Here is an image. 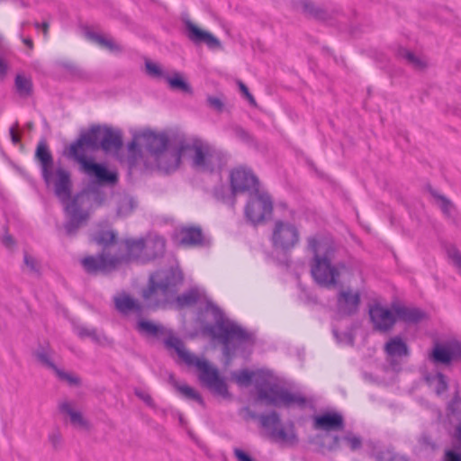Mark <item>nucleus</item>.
I'll return each mask as SVG.
<instances>
[{"instance_id": "obj_1", "label": "nucleus", "mask_w": 461, "mask_h": 461, "mask_svg": "<svg viewBox=\"0 0 461 461\" xmlns=\"http://www.w3.org/2000/svg\"><path fill=\"white\" fill-rule=\"evenodd\" d=\"M187 153H191L193 167L202 171L221 170L227 162L226 156L221 150L198 138L186 139L184 136H174L170 146L151 159L158 170L170 173L179 167L182 157Z\"/></svg>"}, {"instance_id": "obj_2", "label": "nucleus", "mask_w": 461, "mask_h": 461, "mask_svg": "<svg viewBox=\"0 0 461 461\" xmlns=\"http://www.w3.org/2000/svg\"><path fill=\"white\" fill-rule=\"evenodd\" d=\"M137 330L140 333L152 338L165 336L163 343L168 350H175L178 357L187 366H194L199 371L200 381L213 393L228 397L229 392L227 384L223 378L219 375L216 368L195 355L185 349L183 341L175 336L172 330H167L162 325L155 324L151 321L141 320L138 321Z\"/></svg>"}, {"instance_id": "obj_3", "label": "nucleus", "mask_w": 461, "mask_h": 461, "mask_svg": "<svg viewBox=\"0 0 461 461\" xmlns=\"http://www.w3.org/2000/svg\"><path fill=\"white\" fill-rule=\"evenodd\" d=\"M184 276L177 268L158 270L149 276V286L143 291V298L149 307L165 308L176 302L179 307L194 304L199 300L196 289H190L181 295H176L177 287L183 283Z\"/></svg>"}, {"instance_id": "obj_4", "label": "nucleus", "mask_w": 461, "mask_h": 461, "mask_svg": "<svg viewBox=\"0 0 461 461\" xmlns=\"http://www.w3.org/2000/svg\"><path fill=\"white\" fill-rule=\"evenodd\" d=\"M48 185H53L54 193L64 205L68 221L64 224L67 235L73 236L79 227L87 221L89 212L86 205L89 203V195L86 193L76 194L71 200L72 182L70 173L63 168L51 169V177Z\"/></svg>"}, {"instance_id": "obj_5", "label": "nucleus", "mask_w": 461, "mask_h": 461, "mask_svg": "<svg viewBox=\"0 0 461 461\" xmlns=\"http://www.w3.org/2000/svg\"><path fill=\"white\" fill-rule=\"evenodd\" d=\"M147 262L145 240L142 238L124 240L114 255L102 252L97 256H89L81 260L84 269L88 274H108L122 265Z\"/></svg>"}, {"instance_id": "obj_6", "label": "nucleus", "mask_w": 461, "mask_h": 461, "mask_svg": "<svg viewBox=\"0 0 461 461\" xmlns=\"http://www.w3.org/2000/svg\"><path fill=\"white\" fill-rule=\"evenodd\" d=\"M207 309L211 311L214 323L207 325L204 330L212 339L222 344L223 355L230 359L236 350L233 342L246 343L251 340L252 336L237 322L225 317L223 312L217 305L209 303Z\"/></svg>"}, {"instance_id": "obj_7", "label": "nucleus", "mask_w": 461, "mask_h": 461, "mask_svg": "<svg viewBox=\"0 0 461 461\" xmlns=\"http://www.w3.org/2000/svg\"><path fill=\"white\" fill-rule=\"evenodd\" d=\"M308 248L313 253L311 274L314 281L324 287L335 285L339 277V272L331 264L334 252L332 244L312 237L308 239Z\"/></svg>"}, {"instance_id": "obj_8", "label": "nucleus", "mask_w": 461, "mask_h": 461, "mask_svg": "<svg viewBox=\"0 0 461 461\" xmlns=\"http://www.w3.org/2000/svg\"><path fill=\"white\" fill-rule=\"evenodd\" d=\"M257 391L258 400L276 407L297 406L303 409L312 402V399H308L300 392H291L276 383L258 385Z\"/></svg>"}, {"instance_id": "obj_9", "label": "nucleus", "mask_w": 461, "mask_h": 461, "mask_svg": "<svg viewBox=\"0 0 461 461\" xmlns=\"http://www.w3.org/2000/svg\"><path fill=\"white\" fill-rule=\"evenodd\" d=\"M69 155L79 164V170L98 185L113 186L118 183L117 172L109 170L105 165L96 163L93 158L86 157L85 150L80 149L79 143L71 144Z\"/></svg>"}, {"instance_id": "obj_10", "label": "nucleus", "mask_w": 461, "mask_h": 461, "mask_svg": "<svg viewBox=\"0 0 461 461\" xmlns=\"http://www.w3.org/2000/svg\"><path fill=\"white\" fill-rule=\"evenodd\" d=\"M75 143L80 144V149H84L83 147L86 146L93 150L100 149L108 153L117 151L122 147V138L119 131L106 126H94Z\"/></svg>"}, {"instance_id": "obj_11", "label": "nucleus", "mask_w": 461, "mask_h": 461, "mask_svg": "<svg viewBox=\"0 0 461 461\" xmlns=\"http://www.w3.org/2000/svg\"><path fill=\"white\" fill-rule=\"evenodd\" d=\"M259 422L271 441L287 447H293L298 443L294 423L288 421L283 424L277 412L272 411L260 415Z\"/></svg>"}, {"instance_id": "obj_12", "label": "nucleus", "mask_w": 461, "mask_h": 461, "mask_svg": "<svg viewBox=\"0 0 461 461\" xmlns=\"http://www.w3.org/2000/svg\"><path fill=\"white\" fill-rule=\"evenodd\" d=\"M273 211V201L269 194L260 189L249 194L245 207V215L249 221L257 225L270 217Z\"/></svg>"}, {"instance_id": "obj_13", "label": "nucleus", "mask_w": 461, "mask_h": 461, "mask_svg": "<svg viewBox=\"0 0 461 461\" xmlns=\"http://www.w3.org/2000/svg\"><path fill=\"white\" fill-rule=\"evenodd\" d=\"M300 240L298 228L291 222L276 220L274 223L271 243L276 250L288 252L293 249Z\"/></svg>"}, {"instance_id": "obj_14", "label": "nucleus", "mask_w": 461, "mask_h": 461, "mask_svg": "<svg viewBox=\"0 0 461 461\" xmlns=\"http://www.w3.org/2000/svg\"><path fill=\"white\" fill-rule=\"evenodd\" d=\"M231 194L235 195L239 192L254 193L259 189V183L256 176L245 167L233 169L230 175Z\"/></svg>"}, {"instance_id": "obj_15", "label": "nucleus", "mask_w": 461, "mask_h": 461, "mask_svg": "<svg viewBox=\"0 0 461 461\" xmlns=\"http://www.w3.org/2000/svg\"><path fill=\"white\" fill-rule=\"evenodd\" d=\"M369 316L374 329L381 332L389 331L397 321L394 305L389 309L380 303H375L369 308Z\"/></svg>"}, {"instance_id": "obj_16", "label": "nucleus", "mask_w": 461, "mask_h": 461, "mask_svg": "<svg viewBox=\"0 0 461 461\" xmlns=\"http://www.w3.org/2000/svg\"><path fill=\"white\" fill-rule=\"evenodd\" d=\"M136 139L142 140L150 158L168 148L173 141V137L170 138L166 132H156L150 130L139 132Z\"/></svg>"}, {"instance_id": "obj_17", "label": "nucleus", "mask_w": 461, "mask_h": 461, "mask_svg": "<svg viewBox=\"0 0 461 461\" xmlns=\"http://www.w3.org/2000/svg\"><path fill=\"white\" fill-rule=\"evenodd\" d=\"M186 37L194 44H205L209 49H218L221 41L211 32L198 28L189 20L185 21Z\"/></svg>"}, {"instance_id": "obj_18", "label": "nucleus", "mask_w": 461, "mask_h": 461, "mask_svg": "<svg viewBox=\"0 0 461 461\" xmlns=\"http://www.w3.org/2000/svg\"><path fill=\"white\" fill-rule=\"evenodd\" d=\"M343 427L344 419L339 412H325L313 418V429L317 430H340Z\"/></svg>"}, {"instance_id": "obj_19", "label": "nucleus", "mask_w": 461, "mask_h": 461, "mask_svg": "<svg viewBox=\"0 0 461 461\" xmlns=\"http://www.w3.org/2000/svg\"><path fill=\"white\" fill-rule=\"evenodd\" d=\"M360 303V294L358 292L353 293L351 290L340 291L337 297L338 312L343 315H352L357 312Z\"/></svg>"}, {"instance_id": "obj_20", "label": "nucleus", "mask_w": 461, "mask_h": 461, "mask_svg": "<svg viewBox=\"0 0 461 461\" xmlns=\"http://www.w3.org/2000/svg\"><path fill=\"white\" fill-rule=\"evenodd\" d=\"M177 239L185 247L203 246L205 243L202 230L199 227H182L177 231Z\"/></svg>"}, {"instance_id": "obj_21", "label": "nucleus", "mask_w": 461, "mask_h": 461, "mask_svg": "<svg viewBox=\"0 0 461 461\" xmlns=\"http://www.w3.org/2000/svg\"><path fill=\"white\" fill-rule=\"evenodd\" d=\"M455 357H461V344L454 347L453 350L437 343L429 355V360L435 364L448 365Z\"/></svg>"}, {"instance_id": "obj_22", "label": "nucleus", "mask_w": 461, "mask_h": 461, "mask_svg": "<svg viewBox=\"0 0 461 461\" xmlns=\"http://www.w3.org/2000/svg\"><path fill=\"white\" fill-rule=\"evenodd\" d=\"M36 158L41 163V176L45 182H49L51 177V169L53 168V158L43 142H41L36 149Z\"/></svg>"}, {"instance_id": "obj_23", "label": "nucleus", "mask_w": 461, "mask_h": 461, "mask_svg": "<svg viewBox=\"0 0 461 461\" xmlns=\"http://www.w3.org/2000/svg\"><path fill=\"white\" fill-rule=\"evenodd\" d=\"M144 240L148 262L164 254L166 245L164 238L156 235Z\"/></svg>"}, {"instance_id": "obj_24", "label": "nucleus", "mask_w": 461, "mask_h": 461, "mask_svg": "<svg viewBox=\"0 0 461 461\" xmlns=\"http://www.w3.org/2000/svg\"><path fill=\"white\" fill-rule=\"evenodd\" d=\"M394 309L396 320L399 319L407 323H417L425 317L424 312L417 308L394 305Z\"/></svg>"}, {"instance_id": "obj_25", "label": "nucleus", "mask_w": 461, "mask_h": 461, "mask_svg": "<svg viewBox=\"0 0 461 461\" xmlns=\"http://www.w3.org/2000/svg\"><path fill=\"white\" fill-rule=\"evenodd\" d=\"M384 350L390 357H404L409 355L408 346L400 337H393L386 342Z\"/></svg>"}, {"instance_id": "obj_26", "label": "nucleus", "mask_w": 461, "mask_h": 461, "mask_svg": "<svg viewBox=\"0 0 461 461\" xmlns=\"http://www.w3.org/2000/svg\"><path fill=\"white\" fill-rule=\"evenodd\" d=\"M429 386L438 394L440 395L447 389V377L442 373L429 374L425 377Z\"/></svg>"}, {"instance_id": "obj_27", "label": "nucleus", "mask_w": 461, "mask_h": 461, "mask_svg": "<svg viewBox=\"0 0 461 461\" xmlns=\"http://www.w3.org/2000/svg\"><path fill=\"white\" fill-rule=\"evenodd\" d=\"M14 86L16 93L20 97L27 98L32 93V82L25 76L18 74L15 77Z\"/></svg>"}, {"instance_id": "obj_28", "label": "nucleus", "mask_w": 461, "mask_h": 461, "mask_svg": "<svg viewBox=\"0 0 461 461\" xmlns=\"http://www.w3.org/2000/svg\"><path fill=\"white\" fill-rule=\"evenodd\" d=\"M59 408L60 412L69 416L72 424L80 427H86V421L84 420L79 411H77L73 409L70 402H63L59 404Z\"/></svg>"}, {"instance_id": "obj_29", "label": "nucleus", "mask_w": 461, "mask_h": 461, "mask_svg": "<svg viewBox=\"0 0 461 461\" xmlns=\"http://www.w3.org/2000/svg\"><path fill=\"white\" fill-rule=\"evenodd\" d=\"M114 303H115L116 309L123 314H126L131 311H140V307L136 303V301L133 300L129 295L115 297Z\"/></svg>"}, {"instance_id": "obj_30", "label": "nucleus", "mask_w": 461, "mask_h": 461, "mask_svg": "<svg viewBox=\"0 0 461 461\" xmlns=\"http://www.w3.org/2000/svg\"><path fill=\"white\" fill-rule=\"evenodd\" d=\"M86 36L88 40L97 43L99 46L105 48L111 51L119 50L118 45L110 38H106L95 32L87 31Z\"/></svg>"}, {"instance_id": "obj_31", "label": "nucleus", "mask_w": 461, "mask_h": 461, "mask_svg": "<svg viewBox=\"0 0 461 461\" xmlns=\"http://www.w3.org/2000/svg\"><path fill=\"white\" fill-rule=\"evenodd\" d=\"M116 234L113 230H99L92 237L93 241L104 247L103 252H107L106 249L115 242Z\"/></svg>"}, {"instance_id": "obj_32", "label": "nucleus", "mask_w": 461, "mask_h": 461, "mask_svg": "<svg viewBox=\"0 0 461 461\" xmlns=\"http://www.w3.org/2000/svg\"><path fill=\"white\" fill-rule=\"evenodd\" d=\"M136 205V202L132 197L123 195L118 202L117 214L119 216H127L133 211Z\"/></svg>"}, {"instance_id": "obj_33", "label": "nucleus", "mask_w": 461, "mask_h": 461, "mask_svg": "<svg viewBox=\"0 0 461 461\" xmlns=\"http://www.w3.org/2000/svg\"><path fill=\"white\" fill-rule=\"evenodd\" d=\"M175 387L176 390L182 393L185 398L194 400L200 404H203V398L201 395L194 391L192 387L186 385V384H178L176 382L174 383Z\"/></svg>"}, {"instance_id": "obj_34", "label": "nucleus", "mask_w": 461, "mask_h": 461, "mask_svg": "<svg viewBox=\"0 0 461 461\" xmlns=\"http://www.w3.org/2000/svg\"><path fill=\"white\" fill-rule=\"evenodd\" d=\"M447 411L453 418L461 421V397L458 394V391H456L453 399L448 403Z\"/></svg>"}, {"instance_id": "obj_35", "label": "nucleus", "mask_w": 461, "mask_h": 461, "mask_svg": "<svg viewBox=\"0 0 461 461\" xmlns=\"http://www.w3.org/2000/svg\"><path fill=\"white\" fill-rule=\"evenodd\" d=\"M166 80L167 81L169 86L172 89H178L185 93L192 92V89L188 83H186L183 78H181L178 74H176L174 77L167 76Z\"/></svg>"}, {"instance_id": "obj_36", "label": "nucleus", "mask_w": 461, "mask_h": 461, "mask_svg": "<svg viewBox=\"0 0 461 461\" xmlns=\"http://www.w3.org/2000/svg\"><path fill=\"white\" fill-rule=\"evenodd\" d=\"M36 356L38 360L45 366L52 369H57V366L51 360V351L48 348H41L37 350Z\"/></svg>"}, {"instance_id": "obj_37", "label": "nucleus", "mask_w": 461, "mask_h": 461, "mask_svg": "<svg viewBox=\"0 0 461 461\" xmlns=\"http://www.w3.org/2000/svg\"><path fill=\"white\" fill-rule=\"evenodd\" d=\"M303 12L316 19H323L325 17V12L314 5L310 1L302 2Z\"/></svg>"}, {"instance_id": "obj_38", "label": "nucleus", "mask_w": 461, "mask_h": 461, "mask_svg": "<svg viewBox=\"0 0 461 461\" xmlns=\"http://www.w3.org/2000/svg\"><path fill=\"white\" fill-rule=\"evenodd\" d=\"M399 56L405 59L408 63L412 65L414 68H421L425 66L424 62L420 59L406 49H401L399 50Z\"/></svg>"}, {"instance_id": "obj_39", "label": "nucleus", "mask_w": 461, "mask_h": 461, "mask_svg": "<svg viewBox=\"0 0 461 461\" xmlns=\"http://www.w3.org/2000/svg\"><path fill=\"white\" fill-rule=\"evenodd\" d=\"M145 66L149 76L156 78H166L167 75L158 64L147 60Z\"/></svg>"}, {"instance_id": "obj_40", "label": "nucleus", "mask_w": 461, "mask_h": 461, "mask_svg": "<svg viewBox=\"0 0 461 461\" xmlns=\"http://www.w3.org/2000/svg\"><path fill=\"white\" fill-rule=\"evenodd\" d=\"M233 375H234L235 381L238 384L249 385L252 381L253 373L247 369H243V370L234 373Z\"/></svg>"}, {"instance_id": "obj_41", "label": "nucleus", "mask_w": 461, "mask_h": 461, "mask_svg": "<svg viewBox=\"0 0 461 461\" xmlns=\"http://www.w3.org/2000/svg\"><path fill=\"white\" fill-rule=\"evenodd\" d=\"M23 260L26 267L32 274L35 276H40V264L36 258L25 253Z\"/></svg>"}, {"instance_id": "obj_42", "label": "nucleus", "mask_w": 461, "mask_h": 461, "mask_svg": "<svg viewBox=\"0 0 461 461\" xmlns=\"http://www.w3.org/2000/svg\"><path fill=\"white\" fill-rule=\"evenodd\" d=\"M77 335L80 338L89 337L93 340H97L96 330L94 328H87L86 326H77L75 328Z\"/></svg>"}, {"instance_id": "obj_43", "label": "nucleus", "mask_w": 461, "mask_h": 461, "mask_svg": "<svg viewBox=\"0 0 461 461\" xmlns=\"http://www.w3.org/2000/svg\"><path fill=\"white\" fill-rule=\"evenodd\" d=\"M54 372L60 380L66 381L70 385L77 384L79 383V379L77 376H74L72 374L67 373L59 369L58 366L57 369L54 370Z\"/></svg>"}, {"instance_id": "obj_44", "label": "nucleus", "mask_w": 461, "mask_h": 461, "mask_svg": "<svg viewBox=\"0 0 461 461\" xmlns=\"http://www.w3.org/2000/svg\"><path fill=\"white\" fill-rule=\"evenodd\" d=\"M346 440L352 451L359 449L362 446V440L358 436L348 434L343 438Z\"/></svg>"}, {"instance_id": "obj_45", "label": "nucleus", "mask_w": 461, "mask_h": 461, "mask_svg": "<svg viewBox=\"0 0 461 461\" xmlns=\"http://www.w3.org/2000/svg\"><path fill=\"white\" fill-rule=\"evenodd\" d=\"M447 255L461 273V253L456 248H450L447 249Z\"/></svg>"}, {"instance_id": "obj_46", "label": "nucleus", "mask_w": 461, "mask_h": 461, "mask_svg": "<svg viewBox=\"0 0 461 461\" xmlns=\"http://www.w3.org/2000/svg\"><path fill=\"white\" fill-rule=\"evenodd\" d=\"M333 334L339 342H344L349 345H353L354 338L350 332L339 333L336 330H333Z\"/></svg>"}, {"instance_id": "obj_47", "label": "nucleus", "mask_w": 461, "mask_h": 461, "mask_svg": "<svg viewBox=\"0 0 461 461\" xmlns=\"http://www.w3.org/2000/svg\"><path fill=\"white\" fill-rule=\"evenodd\" d=\"M135 395L140 400H142L148 406L154 407V401L150 394L146 391H143L141 389H136Z\"/></svg>"}, {"instance_id": "obj_48", "label": "nucleus", "mask_w": 461, "mask_h": 461, "mask_svg": "<svg viewBox=\"0 0 461 461\" xmlns=\"http://www.w3.org/2000/svg\"><path fill=\"white\" fill-rule=\"evenodd\" d=\"M49 440L52 444L53 447L57 448L61 444V436L59 432L54 431L50 433Z\"/></svg>"}, {"instance_id": "obj_49", "label": "nucleus", "mask_w": 461, "mask_h": 461, "mask_svg": "<svg viewBox=\"0 0 461 461\" xmlns=\"http://www.w3.org/2000/svg\"><path fill=\"white\" fill-rule=\"evenodd\" d=\"M207 102L212 107L215 108L218 111H221L223 107L222 102L217 97L209 96L207 98Z\"/></svg>"}, {"instance_id": "obj_50", "label": "nucleus", "mask_w": 461, "mask_h": 461, "mask_svg": "<svg viewBox=\"0 0 461 461\" xmlns=\"http://www.w3.org/2000/svg\"><path fill=\"white\" fill-rule=\"evenodd\" d=\"M434 196H436L438 201L440 202V206L443 210L444 212H449V208L451 207V203L450 202L445 198L444 196H441V195H436L435 194H433Z\"/></svg>"}, {"instance_id": "obj_51", "label": "nucleus", "mask_w": 461, "mask_h": 461, "mask_svg": "<svg viewBox=\"0 0 461 461\" xmlns=\"http://www.w3.org/2000/svg\"><path fill=\"white\" fill-rule=\"evenodd\" d=\"M446 461H461V455L454 450L446 452Z\"/></svg>"}, {"instance_id": "obj_52", "label": "nucleus", "mask_w": 461, "mask_h": 461, "mask_svg": "<svg viewBox=\"0 0 461 461\" xmlns=\"http://www.w3.org/2000/svg\"><path fill=\"white\" fill-rule=\"evenodd\" d=\"M420 443L422 446L426 447H429L431 449H434L435 448V443L432 442V440L430 439V438L427 435H423L420 438Z\"/></svg>"}, {"instance_id": "obj_53", "label": "nucleus", "mask_w": 461, "mask_h": 461, "mask_svg": "<svg viewBox=\"0 0 461 461\" xmlns=\"http://www.w3.org/2000/svg\"><path fill=\"white\" fill-rule=\"evenodd\" d=\"M339 440L340 438L339 436H333L331 443L327 447L330 451H335L339 448Z\"/></svg>"}, {"instance_id": "obj_54", "label": "nucleus", "mask_w": 461, "mask_h": 461, "mask_svg": "<svg viewBox=\"0 0 461 461\" xmlns=\"http://www.w3.org/2000/svg\"><path fill=\"white\" fill-rule=\"evenodd\" d=\"M2 242H3L4 246L8 249L12 248L13 245L14 244V241L10 235L4 236L2 239Z\"/></svg>"}, {"instance_id": "obj_55", "label": "nucleus", "mask_w": 461, "mask_h": 461, "mask_svg": "<svg viewBox=\"0 0 461 461\" xmlns=\"http://www.w3.org/2000/svg\"><path fill=\"white\" fill-rule=\"evenodd\" d=\"M137 135H138V133L135 134L134 140L131 142H130L128 145V149L130 151H133L136 149V148L138 147V142L142 144V140L136 139Z\"/></svg>"}, {"instance_id": "obj_56", "label": "nucleus", "mask_w": 461, "mask_h": 461, "mask_svg": "<svg viewBox=\"0 0 461 461\" xmlns=\"http://www.w3.org/2000/svg\"><path fill=\"white\" fill-rule=\"evenodd\" d=\"M10 136H11L12 141H13L14 144L19 143V141H20V138H19V136L17 135V133H16V131H15V128H14V127H12V128L10 129Z\"/></svg>"}, {"instance_id": "obj_57", "label": "nucleus", "mask_w": 461, "mask_h": 461, "mask_svg": "<svg viewBox=\"0 0 461 461\" xmlns=\"http://www.w3.org/2000/svg\"><path fill=\"white\" fill-rule=\"evenodd\" d=\"M35 27L36 28H42L44 35L45 36L47 35L48 29H49V23H47V22H44L42 23H35Z\"/></svg>"}, {"instance_id": "obj_58", "label": "nucleus", "mask_w": 461, "mask_h": 461, "mask_svg": "<svg viewBox=\"0 0 461 461\" xmlns=\"http://www.w3.org/2000/svg\"><path fill=\"white\" fill-rule=\"evenodd\" d=\"M239 87H240V92L246 96L247 95H249V88L246 86V85L244 83H242L241 81H239Z\"/></svg>"}, {"instance_id": "obj_59", "label": "nucleus", "mask_w": 461, "mask_h": 461, "mask_svg": "<svg viewBox=\"0 0 461 461\" xmlns=\"http://www.w3.org/2000/svg\"><path fill=\"white\" fill-rule=\"evenodd\" d=\"M23 43L29 48L32 49L33 46L32 40L30 38H23Z\"/></svg>"}, {"instance_id": "obj_60", "label": "nucleus", "mask_w": 461, "mask_h": 461, "mask_svg": "<svg viewBox=\"0 0 461 461\" xmlns=\"http://www.w3.org/2000/svg\"><path fill=\"white\" fill-rule=\"evenodd\" d=\"M456 436L457 438V439L460 441L461 443V422L459 423V425L456 427Z\"/></svg>"}, {"instance_id": "obj_61", "label": "nucleus", "mask_w": 461, "mask_h": 461, "mask_svg": "<svg viewBox=\"0 0 461 461\" xmlns=\"http://www.w3.org/2000/svg\"><path fill=\"white\" fill-rule=\"evenodd\" d=\"M245 97L248 99V101L249 102L250 104H252V105L256 104L255 98L253 97V95L250 93H249V95H247Z\"/></svg>"}, {"instance_id": "obj_62", "label": "nucleus", "mask_w": 461, "mask_h": 461, "mask_svg": "<svg viewBox=\"0 0 461 461\" xmlns=\"http://www.w3.org/2000/svg\"><path fill=\"white\" fill-rule=\"evenodd\" d=\"M239 131H240L242 134H245L244 130L240 129Z\"/></svg>"}, {"instance_id": "obj_63", "label": "nucleus", "mask_w": 461, "mask_h": 461, "mask_svg": "<svg viewBox=\"0 0 461 461\" xmlns=\"http://www.w3.org/2000/svg\"><path fill=\"white\" fill-rule=\"evenodd\" d=\"M215 194H216L217 197H219V191L218 190H216Z\"/></svg>"}, {"instance_id": "obj_64", "label": "nucleus", "mask_w": 461, "mask_h": 461, "mask_svg": "<svg viewBox=\"0 0 461 461\" xmlns=\"http://www.w3.org/2000/svg\"><path fill=\"white\" fill-rule=\"evenodd\" d=\"M179 420H180V422H183V418H182V417H180V418H179Z\"/></svg>"}]
</instances>
